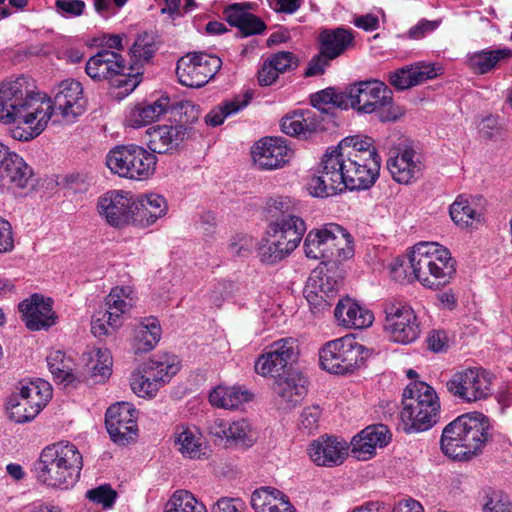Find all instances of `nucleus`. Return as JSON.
<instances>
[{"mask_svg":"<svg viewBox=\"0 0 512 512\" xmlns=\"http://www.w3.org/2000/svg\"><path fill=\"white\" fill-rule=\"evenodd\" d=\"M109 170L119 177L143 181L156 170V162H105Z\"/></svg>","mask_w":512,"mask_h":512,"instance_id":"37998d69","label":"nucleus"},{"mask_svg":"<svg viewBox=\"0 0 512 512\" xmlns=\"http://www.w3.org/2000/svg\"><path fill=\"white\" fill-rule=\"evenodd\" d=\"M278 73L294 70L298 67V59L289 51H280L268 59Z\"/></svg>","mask_w":512,"mask_h":512,"instance_id":"bf43d9fd","label":"nucleus"},{"mask_svg":"<svg viewBox=\"0 0 512 512\" xmlns=\"http://www.w3.org/2000/svg\"><path fill=\"white\" fill-rule=\"evenodd\" d=\"M352 160L362 158L364 160H376L379 158L378 148L374 140L368 136L353 135L343 138L338 145L328 147L321 160L332 159Z\"/></svg>","mask_w":512,"mask_h":512,"instance_id":"f3484780","label":"nucleus"},{"mask_svg":"<svg viewBox=\"0 0 512 512\" xmlns=\"http://www.w3.org/2000/svg\"><path fill=\"white\" fill-rule=\"evenodd\" d=\"M390 437L387 426L383 424L368 426L353 437L352 453L358 459L365 460L374 454L376 447L386 446Z\"/></svg>","mask_w":512,"mask_h":512,"instance_id":"b1692460","label":"nucleus"},{"mask_svg":"<svg viewBox=\"0 0 512 512\" xmlns=\"http://www.w3.org/2000/svg\"><path fill=\"white\" fill-rule=\"evenodd\" d=\"M322 410L318 405L305 407L300 417V429L310 434L319 426Z\"/></svg>","mask_w":512,"mask_h":512,"instance_id":"052dcab7","label":"nucleus"},{"mask_svg":"<svg viewBox=\"0 0 512 512\" xmlns=\"http://www.w3.org/2000/svg\"><path fill=\"white\" fill-rule=\"evenodd\" d=\"M227 430V443L240 444L242 446L252 445L253 439L250 435V426L246 421L229 422Z\"/></svg>","mask_w":512,"mask_h":512,"instance_id":"6e6d98bb","label":"nucleus"},{"mask_svg":"<svg viewBox=\"0 0 512 512\" xmlns=\"http://www.w3.org/2000/svg\"><path fill=\"white\" fill-rule=\"evenodd\" d=\"M319 44L323 55L335 59L354 46V34L343 27L324 29L319 34Z\"/></svg>","mask_w":512,"mask_h":512,"instance_id":"c756f323","label":"nucleus"},{"mask_svg":"<svg viewBox=\"0 0 512 512\" xmlns=\"http://www.w3.org/2000/svg\"><path fill=\"white\" fill-rule=\"evenodd\" d=\"M341 165L344 191L371 187L379 175L380 162H345Z\"/></svg>","mask_w":512,"mask_h":512,"instance_id":"5701e85b","label":"nucleus"},{"mask_svg":"<svg viewBox=\"0 0 512 512\" xmlns=\"http://www.w3.org/2000/svg\"><path fill=\"white\" fill-rule=\"evenodd\" d=\"M252 395L249 391L238 386H218L209 395V401L212 406L234 410L242 404L251 400Z\"/></svg>","mask_w":512,"mask_h":512,"instance_id":"ea45409f","label":"nucleus"},{"mask_svg":"<svg viewBox=\"0 0 512 512\" xmlns=\"http://www.w3.org/2000/svg\"><path fill=\"white\" fill-rule=\"evenodd\" d=\"M340 285L341 280L328 273L310 277L304 293L311 308L318 312L329 309Z\"/></svg>","mask_w":512,"mask_h":512,"instance_id":"6ab92c4d","label":"nucleus"},{"mask_svg":"<svg viewBox=\"0 0 512 512\" xmlns=\"http://www.w3.org/2000/svg\"><path fill=\"white\" fill-rule=\"evenodd\" d=\"M18 308L26 327L31 331L48 329L55 323L50 298L45 299L39 294H34L19 303Z\"/></svg>","mask_w":512,"mask_h":512,"instance_id":"aec40b11","label":"nucleus"},{"mask_svg":"<svg viewBox=\"0 0 512 512\" xmlns=\"http://www.w3.org/2000/svg\"><path fill=\"white\" fill-rule=\"evenodd\" d=\"M493 426L481 412H468L445 426L441 436V450L457 460H468L482 452L492 440Z\"/></svg>","mask_w":512,"mask_h":512,"instance_id":"f03ea898","label":"nucleus"},{"mask_svg":"<svg viewBox=\"0 0 512 512\" xmlns=\"http://www.w3.org/2000/svg\"><path fill=\"white\" fill-rule=\"evenodd\" d=\"M384 148L387 149V160H413L418 155L415 143L406 137L389 139Z\"/></svg>","mask_w":512,"mask_h":512,"instance_id":"864d4df0","label":"nucleus"},{"mask_svg":"<svg viewBox=\"0 0 512 512\" xmlns=\"http://www.w3.org/2000/svg\"><path fill=\"white\" fill-rule=\"evenodd\" d=\"M157 51V44L152 34H139L130 48L131 59L135 64L149 62Z\"/></svg>","mask_w":512,"mask_h":512,"instance_id":"603ef678","label":"nucleus"},{"mask_svg":"<svg viewBox=\"0 0 512 512\" xmlns=\"http://www.w3.org/2000/svg\"><path fill=\"white\" fill-rule=\"evenodd\" d=\"M130 293L129 288L115 287L106 297L105 312L108 313V324L112 329H117L121 325V317L133 306Z\"/></svg>","mask_w":512,"mask_h":512,"instance_id":"4c0bfd02","label":"nucleus"},{"mask_svg":"<svg viewBox=\"0 0 512 512\" xmlns=\"http://www.w3.org/2000/svg\"><path fill=\"white\" fill-rule=\"evenodd\" d=\"M52 397L51 385L42 379L20 383L7 403V413L16 423L33 420Z\"/></svg>","mask_w":512,"mask_h":512,"instance_id":"6e6552de","label":"nucleus"},{"mask_svg":"<svg viewBox=\"0 0 512 512\" xmlns=\"http://www.w3.org/2000/svg\"><path fill=\"white\" fill-rule=\"evenodd\" d=\"M32 88L25 76L4 81L0 86V120L18 123L12 130L16 140L29 141L40 135L53 114H59L63 122L70 124L85 111L82 85L74 79L58 85L53 102Z\"/></svg>","mask_w":512,"mask_h":512,"instance_id":"f257e3e1","label":"nucleus"},{"mask_svg":"<svg viewBox=\"0 0 512 512\" xmlns=\"http://www.w3.org/2000/svg\"><path fill=\"white\" fill-rule=\"evenodd\" d=\"M132 66L127 67V70L119 73L113 80V85L118 88H123L125 94H129L139 85L140 73L132 74Z\"/></svg>","mask_w":512,"mask_h":512,"instance_id":"69168bd1","label":"nucleus"},{"mask_svg":"<svg viewBox=\"0 0 512 512\" xmlns=\"http://www.w3.org/2000/svg\"><path fill=\"white\" fill-rule=\"evenodd\" d=\"M150 153L143 147L135 144H122L113 147L107 154L106 160H148Z\"/></svg>","mask_w":512,"mask_h":512,"instance_id":"5fc2aeb1","label":"nucleus"},{"mask_svg":"<svg viewBox=\"0 0 512 512\" xmlns=\"http://www.w3.org/2000/svg\"><path fill=\"white\" fill-rule=\"evenodd\" d=\"M226 21L237 27L243 36L261 34L266 24L258 16L248 12L241 4L234 3L224 11Z\"/></svg>","mask_w":512,"mask_h":512,"instance_id":"473e14b6","label":"nucleus"},{"mask_svg":"<svg viewBox=\"0 0 512 512\" xmlns=\"http://www.w3.org/2000/svg\"><path fill=\"white\" fill-rule=\"evenodd\" d=\"M255 247V241L252 237L247 235H237L233 237L228 246L233 255L239 257L247 256Z\"/></svg>","mask_w":512,"mask_h":512,"instance_id":"0e129e2a","label":"nucleus"},{"mask_svg":"<svg viewBox=\"0 0 512 512\" xmlns=\"http://www.w3.org/2000/svg\"><path fill=\"white\" fill-rule=\"evenodd\" d=\"M354 254L353 239L350 233L343 228L338 236L335 247L333 248V260L345 261Z\"/></svg>","mask_w":512,"mask_h":512,"instance_id":"13d9d810","label":"nucleus"},{"mask_svg":"<svg viewBox=\"0 0 512 512\" xmlns=\"http://www.w3.org/2000/svg\"><path fill=\"white\" fill-rule=\"evenodd\" d=\"M221 66L222 60L216 55L192 52L178 60L176 75L183 86L199 88L207 84Z\"/></svg>","mask_w":512,"mask_h":512,"instance_id":"f8f14e48","label":"nucleus"},{"mask_svg":"<svg viewBox=\"0 0 512 512\" xmlns=\"http://www.w3.org/2000/svg\"><path fill=\"white\" fill-rule=\"evenodd\" d=\"M366 356L367 349L350 336L327 342L319 352L321 367L339 375L352 372L362 364Z\"/></svg>","mask_w":512,"mask_h":512,"instance_id":"1a4fd4ad","label":"nucleus"},{"mask_svg":"<svg viewBox=\"0 0 512 512\" xmlns=\"http://www.w3.org/2000/svg\"><path fill=\"white\" fill-rule=\"evenodd\" d=\"M175 445L184 457L190 459H199L205 454L202 435L195 428L183 427L176 433Z\"/></svg>","mask_w":512,"mask_h":512,"instance_id":"a19ab883","label":"nucleus"},{"mask_svg":"<svg viewBox=\"0 0 512 512\" xmlns=\"http://www.w3.org/2000/svg\"><path fill=\"white\" fill-rule=\"evenodd\" d=\"M250 96L246 94L243 99L236 97L233 100L227 101L222 105L211 110L205 117L208 125L216 127L223 123L224 119L232 114L239 112L247 106Z\"/></svg>","mask_w":512,"mask_h":512,"instance_id":"8fccbe9b","label":"nucleus"},{"mask_svg":"<svg viewBox=\"0 0 512 512\" xmlns=\"http://www.w3.org/2000/svg\"><path fill=\"white\" fill-rule=\"evenodd\" d=\"M329 121L323 114L311 110H297L284 116L281 130L299 139H308L312 134L325 129L323 122Z\"/></svg>","mask_w":512,"mask_h":512,"instance_id":"412c9836","label":"nucleus"},{"mask_svg":"<svg viewBox=\"0 0 512 512\" xmlns=\"http://www.w3.org/2000/svg\"><path fill=\"white\" fill-rule=\"evenodd\" d=\"M305 231L304 220L296 215L272 221L267 227L266 238L259 246L261 261L275 264L287 257L298 247Z\"/></svg>","mask_w":512,"mask_h":512,"instance_id":"423d86ee","label":"nucleus"},{"mask_svg":"<svg viewBox=\"0 0 512 512\" xmlns=\"http://www.w3.org/2000/svg\"><path fill=\"white\" fill-rule=\"evenodd\" d=\"M86 497L94 503L102 504L103 507H111L116 499V492L108 485H101L88 490Z\"/></svg>","mask_w":512,"mask_h":512,"instance_id":"e2e57ef3","label":"nucleus"},{"mask_svg":"<svg viewBox=\"0 0 512 512\" xmlns=\"http://www.w3.org/2000/svg\"><path fill=\"white\" fill-rule=\"evenodd\" d=\"M148 147L151 152L157 154L167 153L173 145H177L185 134L183 126H157L147 130Z\"/></svg>","mask_w":512,"mask_h":512,"instance_id":"f704fd0d","label":"nucleus"},{"mask_svg":"<svg viewBox=\"0 0 512 512\" xmlns=\"http://www.w3.org/2000/svg\"><path fill=\"white\" fill-rule=\"evenodd\" d=\"M47 364L54 380L65 385H73L82 380L75 372L73 360L60 350L47 356Z\"/></svg>","mask_w":512,"mask_h":512,"instance_id":"58836bf2","label":"nucleus"},{"mask_svg":"<svg viewBox=\"0 0 512 512\" xmlns=\"http://www.w3.org/2000/svg\"><path fill=\"white\" fill-rule=\"evenodd\" d=\"M246 508L241 498L221 497L213 505L212 512H245Z\"/></svg>","mask_w":512,"mask_h":512,"instance_id":"774afa93","label":"nucleus"},{"mask_svg":"<svg viewBox=\"0 0 512 512\" xmlns=\"http://www.w3.org/2000/svg\"><path fill=\"white\" fill-rule=\"evenodd\" d=\"M384 330L389 338L400 344H410L420 335V323L414 310L406 303L389 300L383 304Z\"/></svg>","mask_w":512,"mask_h":512,"instance_id":"9b49d317","label":"nucleus"},{"mask_svg":"<svg viewBox=\"0 0 512 512\" xmlns=\"http://www.w3.org/2000/svg\"><path fill=\"white\" fill-rule=\"evenodd\" d=\"M251 506L255 512H296L288 497L271 487L256 489L251 495Z\"/></svg>","mask_w":512,"mask_h":512,"instance_id":"cd10ccee","label":"nucleus"},{"mask_svg":"<svg viewBox=\"0 0 512 512\" xmlns=\"http://www.w3.org/2000/svg\"><path fill=\"white\" fill-rule=\"evenodd\" d=\"M454 398L464 403L488 399L492 391V375L482 367H470L455 372L445 384Z\"/></svg>","mask_w":512,"mask_h":512,"instance_id":"9d476101","label":"nucleus"},{"mask_svg":"<svg viewBox=\"0 0 512 512\" xmlns=\"http://www.w3.org/2000/svg\"><path fill=\"white\" fill-rule=\"evenodd\" d=\"M392 96V90L382 81H359L350 85V108L358 113H379L383 122L396 121L403 110L393 105Z\"/></svg>","mask_w":512,"mask_h":512,"instance_id":"0eeeda50","label":"nucleus"},{"mask_svg":"<svg viewBox=\"0 0 512 512\" xmlns=\"http://www.w3.org/2000/svg\"><path fill=\"white\" fill-rule=\"evenodd\" d=\"M168 211L166 199L156 193H149L138 197L134 205V224L140 227H149L158 219L164 217Z\"/></svg>","mask_w":512,"mask_h":512,"instance_id":"393cba45","label":"nucleus"},{"mask_svg":"<svg viewBox=\"0 0 512 512\" xmlns=\"http://www.w3.org/2000/svg\"><path fill=\"white\" fill-rule=\"evenodd\" d=\"M164 512H207V510L192 493L187 490H177L166 503Z\"/></svg>","mask_w":512,"mask_h":512,"instance_id":"49530a36","label":"nucleus"},{"mask_svg":"<svg viewBox=\"0 0 512 512\" xmlns=\"http://www.w3.org/2000/svg\"><path fill=\"white\" fill-rule=\"evenodd\" d=\"M253 160L261 158H274L283 160L292 158L294 151L287 139L282 137H263L251 147Z\"/></svg>","mask_w":512,"mask_h":512,"instance_id":"c9c22d12","label":"nucleus"},{"mask_svg":"<svg viewBox=\"0 0 512 512\" xmlns=\"http://www.w3.org/2000/svg\"><path fill=\"white\" fill-rule=\"evenodd\" d=\"M478 133L481 138L493 141L502 139L504 135L503 128L500 126L498 118L494 116H487L479 122Z\"/></svg>","mask_w":512,"mask_h":512,"instance_id":"4d7b16f0","label":"nucleus"},{"mask_svg":"<svg viewBox=\"0 0 512 512\" xmlns=\"http://www.w3.org/2000/svg\"><path fill=\"white\" fill-rule=\"evenodd\" d=\"M437 76L434 65L415 64L389 73V82L397 90H405Z\"/></svg>","mask_w":512,"mask_h":512,"instance_id":"c85d7f7f","label":"nucleus"},{"mask_svg":"<svg viewBox=\"0 0 512 512\" xmlns=\"http://www.w3.org/2000/svg\"><path fill=\"white\" fill-rule=\"evenodd\" d=\"M170 99L162 96L153 102L137 104L129 112L126 122L132 128H139L157 121L169 108Z\"/></svg>","mask_w":512,"mask_h":512,"instance_id":"2f4dec72","label":"nucleus"},{"mask_svg":"<svg viewBox=\"0 0 512 512\" xmlns=\"http://www.w3.org/2000/svg\"><path fill=\"white\" fill-rule=\"evenodd\" d=\"M422 162H386L393 179L400 184H409L422 175Z\"/></svg>","mask_w":512,"mask_h":512,"instance_id":"3c124183","label":"nucleus"},{"mask_svg":"<svg viewBox=\"0 0 512 512\" xmlns=\"http://www.w3.org/2000/svg\"><path fill=\"white\" fill-rule=\"evenodd\" d=\"M83 457L78 448L68 441L46 446L34 463L36 479L54 489L66 490L79 479Z\"/></svg>","mask_w":512,"mask_h":512,"instance_id":"7ed1b4c3","label":"nucleus"},{"mask_svg":"<svg viewBox=\"0 0 512 512\" xmlns=\"http://www.w3.org/2000/svg\"><path fill=\"white\" fill-rule=\"evenodd\" d=\"M134 205L130 192L111 190L99 197L97 209L109 225L122 227L134 223Z\"/></svg>","mask_w":512,"mask_h":512,"instance_id":"4468645a","label":"nucleus"},{"mask_svg":"<svg viewBox=\"0 0 512 512\" xmlns=\"http://www.w3.org/2000/svg\"><path fill=\"white\" fill-rule=\"evenodd\" d=\"M409 267L415 279L430 289L444 287L456 272L450 252L435 242L416 244L409 255Z\"/></svg>","mask_w":512,"mask_h":512,"instance_id":"20e7f679","label":"nucleus"},{"mask_svg":"<svg viewBox=\"0 0 512 512\" xmlns=\"http://www.w3.org/2000/svg\"><path fill=\"white\" fill-rule=\"evenodd\" d=\"M350 86L346 91H337L333 87L326 88L310 96L311 105L329 121L335 117V110L350 107Z\"/></svg>","mask_w":512,"mask_h":512,"instance_id":"bb28decb","label":"nucleus"},{"mask_svg":"<svg viewBox=\"0 0 512 512\" xmlns=\"http://www.w3.org/2000/svg\"><path fill=\"white\" fill-rule=\"evenodd\" d=\"M55 8L62 17L74 18L84 13L86 4L82 0H56Z\"/></svg>","mask_w":512,"mask_h":512,"instance_id":"680f3d73","label":"nucleus"},{"mask_svg":"<svg viewBox=\"0 0 512 512\" xmlns=\"http://www.w3.org/2000/svg\"><path fill=\"white\" fill-rule=\"evenodd\" d=\"M6 163L0 168V177L3 183L11 184L16 188H27L33 185L34 171L27 162H1Z\"/></svg>","mask_w":512,"mask_h":512,"instance_id":"79ce46f5","label":"nucleus"},{"mask_svg":"<svg viewBox=\"0 0 512 512\" xmlns=\"http://www.w3.org/2000/svg\"><path fill=\"white\" fill-rule=\"evenodd\" d=\"M334 316L338 324L346 328L364 329L371 326L374 321L373 313L359 306L351 298L338 301Z\"/></svg>","mask_w":512,"mask_h":512,"instance_id":"a878e982","label":"nucleus"},{"mask_svg":"<svg viewBox=\"0 0 512 512\" xmlns=\"http://www.w3.org/2000/svg\"><path fill=\"white\" fill-rule=\"evenodd\" d=\"M449 212L454 223L462 227H472L481 221V213L477 212L468 200L461 196L453 202Z\"/></svg>","mask_w":512,"mask_h":512,"instance_id":"de8ad7c7","label":"nucleus"},{"mask_svg":"<svg viewBox=\"0 0 512 512\" xmlns=\"http://www.w3.org/2000/svg\"><path fill=\"white\" fill-rule=\"evenodd\" d=\"M87 75L95 80H114L119 74L127 70L126 61L116 51L102 49L90 57L85 67Z\"/></svg>","mask_w":512,"mask_h":512,"instance_id":"4be33fe9","label":"nucleus"},{"mask_svg":"<svg viewBox=\"0 0 512 512\" xmlns=\"http://www.w3.org/2000/svg\"><path fill=\"white\" fill-rule=\"evenodd\" d=\"M512 56V50L508 48L484 49L468 54L467 67L477 75H484L493 71L497 65Z\"/></svg>","mask_w":512,"mask_h":512,"instance_id":"72a5a7b5","label":"nucleus"},{"mask_svg":"<svg viewBox=\"0 0 512 512\" xmlns=\"http://www.w3.org/2000/svg\"><path fill=\"white\" fill-rule=\"evenodd\" d=\"M400 413L407 433L429 430L440 418V402L433 387L425 382L410 383L403 391Z\"/></svg>","mask_w":512,"mask_h":512,"instance_id":"39448f33","label":"nucleus"},{"mask_svg":"<svg viewBox=\"0 0 512 512\" xmlns=\"http://www.w3.org/2000/svg\"><path fill=\"white\" fill-rule=\"evenodd\" d=\"M105 424L111 439L125 445L136 436V409L128 402L113 404L106 411Z\"/></svg>","mask_w":512,"mask_h":512,"instance_id":"2eb2a0df","label":"nucleus"},{"mask_svg":"<svg viewBox=\"0 0 512 512\" xmlns=\"http://www.w3.org/2000/svg\"><path fill=\"white\" fill-rule=\"evenodd\" d=\"M299 343L294 337L272 342L255 362V371L262 376L280 377L298 359Z\"/></svg>","mask_w":512,"mask_h":512,"instance_id":"ddd939ff","label":"nucleus"},{"mask_svg":"<svg viewBox=\"0 0 512 512\" xmlns=\"http://www.w3.org/2000/svg\"><path fill=\"white\" fill-rule=\"evenodd\" d=\"M307 379L299 373H290L286 377L282 375L275 383L274 391L285 404L286 408L295 407L307 393Z\"/></svg>","mask_w":512,"mask_h":512,"instance_id":"7c9ffc66","label":"nucleus"},{"mask_svg":"<svg viewBox=\"0 0 512 512\" xmlns=\"http://www.w3.org/2000/svg\"><path fill=\"white\" fill-rule=\"evenodd\" d=\"M233 291V283L227 280L217 281L209 293V300L215 306L220 307L222 302L228 298Z\"/></svg>","mask_w":512,"mask_h":512,"instance_id":"338daca9","label":"nucleus"},{"mask_svg":"<svg viewBox=\"0 0 512 512\" xmlns=\"http://www.w3.org/2000/svg\"><path fill=\"white\" fill-rule=\"evenodd\" d=\"M344 162H320L315 173L306 184L309 195L315 198H328L344 191L341 165Z\"/></svg>","mask_w":512,"mask_h":512,"instance_id":"dca6fc26","label":"nucleus"},{"mask_svg":"<svg viewBox=\"0 0 512 512\" xmlns=\"http://www.w3.org/2000/svg\"><path fill=\"white\" fill-rule=\"evenodd\" d=\"M154 377L153 372L145 371L141 367L131 376V389L139 397L153 398L160 389Z\"/></svg>","mask_w":512,"mask_h":512,"instance_id":"09e8293b","label":"nucleus"},{"mask_svg":"<svg viewBox=\"0 0 512 512\" xmlns=\"http://www.w3.org/2000/svg\"><path fill=\"white\" fill-rule=\"evenodd\" d=\"M142 368L145 371L153 372L160 388L167 384L179 371L178 362H176L175 358L168 356L162 357L159 360H150L144 363Z\"/></svg>","mask_w":512,"mask_h":512,"instance_id":"a18cd8bd","label":"nucleus"},{"mask_svg":"<svg viewBox=\"0 0 512 512\" xmlns=\"http://www.w3.org/2000/svg\"><path fill=\"white\" fill-rule=\"evenodd\" d=\"M161 338V327L156 318H146L134 330L132 350L135 354L151 351Z\"/></svg>","mask_w":512,"mask_h":512,"instance_id":"e433bc0d","label":"nucleus"},{"mask_svg":"<svg viewBox=\"0 0 512 512\" xmlns=\"http://www.w3.org/2000/svg\"><path fill=\"white\" fill-rule=\"evenodd\" d=\"M313 463L321 467L341 465L348 456L347 442L333 436H321L308 446Z\"/></svg>","mask_w":512,"mask_h":512,"instance_id":"a211bd4d","label":"nucleus"},{"mask_svg":"<svg viewBox=\"0 0 512 512\" xmlns=\"http://www.w3.org/2000/svg\"><path fill=\"white\" fill-rule=\"evenodd\" d=\"M304 252L306 257L314 260L331 261L326 242L324 225L310 230L304 240Z\"/></svg>","mask_w":512,"mask_h":512,"instance_id":"c03bdc74","label":"nucleus"}]
</instances>
